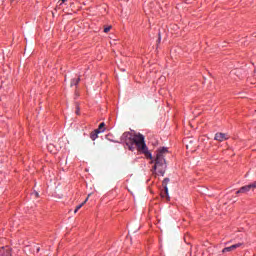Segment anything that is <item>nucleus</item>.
Instances as JSON below:
<instances>
[{
	"label": "nucleus",
	"instance_id": "aec40b11",
	"mask_svg": "<svg viewBox=\"0 0 256 256\" xmlns=\"http://www.w3.org/2000/svg\"><path fill=\"white\" fill-rule=\"evenodd\" d=\"M128 147H129L130 151H131V149H133V147H132V146H128Z\"/></svg>",
	"mask_w": 256,
	"mask_h": 256
},
{
	"label": "nucleus",
	"instance_id": "6ab92c4d",
	"mask_svg": "<svg viewBox=\"0 0 256 256\" xmlns=\"http://www.w3.org/2000/svg\"><path fill=\"white\" fill-rule=\"evenodd\" d=\"M163 183H169V178H165Z\"/></svg>",
	"mask_w": 256,
	"mask_h": 256
},
{
	"label": "nucleus",
	"instance_id": "ddd939ff",
	"mask_svg": "<svg viewBox=\"0 0 256 256\" xmlns=\"http://www.w3.org/2000/svg\"><path fill=\"white\" fill-rule=\"evenodd\" d=\"M249 186H250V189H256V181L255 182H253L252 184H249Z\"/></svg>",
	"mask_w": 256,
	"mask_h": 256
},
{
	"label": "nucleus",
	"instance_id": "1a4fd4ad",
	"mask_svg": "<svg viewBox=\"0 0 256 256\" xmlns=\"http://www.w3.org/2000/svg\"><path fill=\"white\" fill-rule=\"evenodd\" d=\"M81 81V78H74L71 80L70 87H73L74 85H79V82Z\"/></svg>",
	"mask_w": 256,
	"mask_h": 256
},
{
	"label": "nucleus",
	"instance_id": "f8f14e48",
	"mask_svg": "<svg viewBox=\"0 0 256 256\" xmlns=\"http://www.w3.org/2000/svg\"><path fill=\"white\" fill-rule=\"evenodd\" d=\"M111 31V26L104 28V33H109Z\"/></svg>",
	"mask_w": 256,
	"mask_h": 256
},
{
	"label": "nucleus",
	"instance_id": "9d476101",
	"mask_svg": "<svg viewBox=\"0 0 256 256\" xmlns=\"http://www.w3.org/2000/svg\"><path fill=\"white\" fill-rule=\"evenodd\" d=\"M31 251H32V253H35V251H36V253H39V251H41V247L34 245L31 247Z\"/></svg>",
	"mask_w": 256,
	"mask_h": 256
},
{
	"label": "nucleus",
	"instance_id": "6e6552de",
	"mask_svg": "<svg viewBox=\"0 0 256 256\" xmlns=\"http://www.w3.org/2000/svg\"><path fill=\"white\" fill-rule=\"evenodd\" d=\"M161 196L167 201H169V188H167V185L164 186V192L161 193Z\"/></svg>",
	"mask_w": 256,
	"mask_h": 256
},
{
	"label": "nucleus",
	"instance_id": "2eb2a0df",
	"mask_svg": "<svg viewBox=\"0 0 256 256\" xmlns=\"http://www.w3.org/2000/svg\"><path fill=\"white\" fill-rule=\"evenodd\" d=\"M32 196H33V197H36V198H38V197H39V192H37V191H34V192L32 193Z\"/></svg>",
	"mask_w": 256,
	"mask_h": 256
},
{
	"label": "nucleus",
	"instance_id": "39448f33",
	"mask_svg": "<svg viewBox=\"0 0 256 256\" xmlns=\"http://www.w3.org/2000/svg\"><path fill=\"white\" fill-rule=\"evenodd\" d=\"M0 256H11V248L9 246L0 248Z\"/></svg>",
	"mask_w": 256,
	"mask_h": 256
},
{
	"label": "nucleus",
	"instance_id": "4468645a",
	"mask_svg": "<svg viewBox=\"0 0 256 256\" xmlns=\"http://www.w3.org/2000/svg\"><path fill=\"white\" fill-rule=\"evenodd\" d=\"M105 127V122H101L99 125H98V129H103Z\"/></svg>",
	"mask_w": 256,
	"mask_h": 256
},
{
	"label": "nucleus",
	"instance_id": "f03ea898",
	"mask_svg": "<svg viewBox=\"0 0 256 256\" xmlns=\"http://www.w3.org/2000/svg\"><path fill=\"white\" fill-rule=\"evenodd\" d=\"M165 153H168V150L165 147H163L157 152L155 165L153 167V169L155 170H157V168L160 167V169L158 170V173H160V175H165V169L167 167L165 165Z\"/></svg>",
	"mask_w": 256,
	"mask_h": 256
},
{
	"label": "nucleus",
	"instance_id": "0eeeda50",
	"mask_svg": "<svg viewBox=\"0 0 256 256\" xmlns=\"http://www.w3.org/2000/svg\"><path fill=\"white\" fill-rule=\"evenodd\" d=\"M251 191V186L249 185H246V186H243L241 187L237 192H236V195H239V193H247Z\"/></svg>",
	"mask_w": 256,
	"mask_h": 256
},
{
	"label": "nucleus",
	"instance_id": "7ed1b4c3",
	"mask_svg": "<svg viewBox=\"0 0 256 256\" xmlns=\"http://www.w3.org/2000/svg\"><path fill=\"white\" fill-rule=\"evenodd\" d=\"M239 247H243V243H237L230 247H226L222 250V253H230L231 251H235V249H239Z\"/></svg>",
	"mask_w": 256,
	"mask_h": 256
},
{
	"label": "nucleus",
	"instance_id": "a211bd4d",
	"mask_svg": "<svg viewBox=\"0 0 256 256\" xmlns=\"http://www.w3.org/2000/svg\"><path fill=\"white\" fill-rule=\"evenodd\" d=\"M76 115H79V106L76 107Z\"/></svg>",
	"mask_w": 256,
	"mask_h": 256
},
{
	"label": "nucleus",
	"instance_id": "9b49d317",
	"mask_svg": "<svg viewBox=\"0 0 256 256\" xmlns=\"http://www.w3.org/2000/svg\"><path fill=\"white\" fill-rule=\"evenodd\" d=\"M83 205H85V203H81L80 205L76 206L74 213H77V211H79V209H81V207H83Z\"/></svg>",
	"mask_w": 256,
	"mask_h": 256
},
{
	"label": "nucleus",
	"instance_id": "f257e3e1",
	"mask_svg": "<svg viewBox=\"0 0 256 256\" xmlns=\"http://www.w3.org/2000/svg\"><path fill=\"white\" fill-rule=\"evenodd\" d=\"M129 139L132 143V145H136L138 147V151H141V153H144L146 157H151V152H149V149L147 148V144H145V136L143 134H130Z\"/></svg>",
	"mask_w": 256,
	"mask_h": 256
},
{
	"label": "nucleus",
	"instance_id": "20e7f679",
	"mask_svg": "<svg viewBox=\"0 0 256 256\" xmlns=\"http://www.w3.org/2000/svg\"><path fill=\"white\" fill-rule=\"evenodd\" d=\"M227 139H229V134H227V133H216V135H215V140L216 141H220V142H222V141H227Z\"/></svg>",
	"mask_w": 256,
	"mask_h": 256
},
{
	"label": "nucleus",
	"instance_id": "dca6fc26",
	"mask_svg": "<svg viewBox=\"0 0 256 256\" xmlns=\"http://www.w3.org/2000/svg\"><path fill=\"white\" fill-rule=\"evenodd\" d=\"M89 197H91V194H89V195L87 196V198L85 199V201L82 202V203H84V205H85V203H87V201H89Z\"/></svg>",
	"mask_w": 256,
	"mask_h": 256
},
{
	"label": "nucleus",
	"instance_id": "423d86ee",
	"mask_svg": "<svg viewBox=\"0 0 256 256\" xmlns=\"http://www.w3.org/2000/svg\"><path fill=\"white\" fill-rule=\"evenodd\" d=\"M103 131L105 130H94L93 132H91L90 138L92 139V141H95V139L99 137V133H103Z\"/></svg>",
	"mask_w": 256,
	"mask_h": 256
},
{
	"label": "nucleus",
	"instance_id": "f3484780",
	"mask_svg": "<svg viewBox=\"0 0 256 256\" xmlns=\"http://www.w3.org/2000/svg\"><path fill=\"white\" fill-rule=\"evenodd\" d=\"M58 3H60V5H63V3H67V0H59Z\"/></svg>",
	"mask_w": 256,
	"mask_h": 256
}]
</instances>
